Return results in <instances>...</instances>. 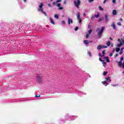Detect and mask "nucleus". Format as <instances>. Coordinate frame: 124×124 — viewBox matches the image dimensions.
I'll return each mask as SVG.
<instances>
[{"label": "nucleus", "mask_w": 124, "mask_h": 124, "mask_svg": "<svg viewBox=\"0 0 124 124\" xmlns=\"http://www.w3.org/2000/svg\"><path fill=\"white\" fill-rule=\"evenodd\" d=\"M124 41H120V44H117V45H116V46H117V47H121V46H123V45H124Z\"/></svg>", "instance_id": "7"}, {"label": "nucleus", "mask_w": 124, "mask_h": 124, "mask_svg": "<svg viewBox=\"0 0 124 124\" xmlns=\"http://www.w3.org/2000/svg\"><path fill=\"white\" fill-rule=\"evenodd\" d=\"M97 31H98V35L99 38H100L101 36H102V33L104 31V27H102L101 29L99 30V28L97 29Z\"/></svg>", "instance_id": "1"}, {"label": "nucleus", "mask_w": 124, "mask_h": 124, "mask_svg": "<svg viewBox=\"0 0 124 124\" xmlns=\"http://www.w3.org/2000/svg\"><path fill=\"white\" fill-rule=\"evenodd\" d=\"M104 60H106V62H110V60H109V57H105Z\"/></svg>", "instance_id": "15"}, {"label": "nucleus", "mask_w": 124, "mask_h": 124, "mask_svg": "<svg viewBox=\"0 0 124 124\" xmlns=\"http://www.w3.org/2000/svg\"><path fill=\"white\" fill-rule=\"evenodd\" d=\"M75 30L76 31H78V27H76V28L75 29Z\"/></svg>", "instance_id": "36"}, {"label": "nucleus", "mask_w": 124, "mask_h": 124, "mask_svg": "<svg viewBox=\"0 0 124 124\" xmlns=\"http://www.w3.org/2000/svg\"><path fill=\"white\" fill-rule=\"evenodd\" d=\"M78 21L79 24H80V26H81L82 20V19H81V17H80V15L79 14H78Z\"/></svg>", "instance_id": "6"}, {"label": "nucleus", "mask_w": 124, "mask_h": 124, "mask_svg": "<svg viewBox=\"0 0 124 124\" xmlns=\"http://www.w3.org/2000/svg\"><path fill=\"white\" fill-rule=\"evenodd\" d=\"M35 97H40V95L38 94V95H36Z\"/></svg>", "instance_id": "35"}, {"label": "nucleus", "mask_w": 124, "mask_h": 124, "mask_svg": "<svg viewBox=\"0 0 124 124\" xmlns=\"http://www.w3.org/2000/svg\"><path fill=\"white\" fill-rule=\"evenodd\" d=\"M43 3L41 2L40 5L39 6V8L38 9V11H41L43 14L46 15V13L43 11Z\"/></svg>", "instance_id": "4"}, {"label": "nucleus", "mask_w": 124, "mask_h": 124, "mask_svg": "<svg viewBox=\"0 0 124 124\" xmlns=\"http://www.w3.org/2000/svg\"><path fill=\"white\" fill-rule=\"evenodd\" d=\"M94 17L95 18H98L99 17V13H98L97 15H95Z\"/></svg>", "instance_id": "20"}, {"label": "nucleus", "mask_w": 124, "mask_h": 124, "mask_svg": "<svg viewBox=\"0 0 124 124\" xmlns=\"http://www.w3.org/2000/svg\"><path fill=\"white\" fill-rule=\"evenodd\" d=\"M120 21H123V18H120Z\"/></svg>", "instance_id": "56"}, {"label": "nucleus", "mask_w": 124, "mask_h": 124, "mask_svg": "<svg viewBox=\"0 0 124 124\" xmlns=\"http://www.w3.org/2000/svg\"><path fill=\"white\" fill-rule=\"evenodd\" d=\"M115 52V48H114L113 50H112V52L114 53Z\"/></svg>", "instance_id": "49"}, {"label": "nucleus", "mask_w": 124, "mask_h": 124, "mask_svg": "<svg viewBox=\"0 0 124 124\" xmlns=\"http://www.w3.org/2000/svg\"><path fill=\"white\" fill-rule=\"evenodd\" d=\"M84 44H85L86 46H88L89 45V41L88 40H84L83 41Z\"/></svg>", "instance_id": "14"}, {"label": "nucleus", "mask_w": 124, "mask_h": 124, "mask_svg": "<svg viewBox=\"0 0 124 124\" xmlns=\"http://www.w3.org/2000/svg\"><path fill=\"white\" fill-rule=\"evenodd\" d=\"M117 25H118V26H122V23H121V22H117Z\"/></svg>", "instance_id": "28"}, {"label": "nucleus", "mask_w": 124, "mask_h": 124, "mask_svg": "<svg viewBox=\"0 0 124 124\" xmlns=\"http://www.w3.org/2000/svg\"><path fill=\"white\" fill-rule=\"evenodd\" d=\"M106 74H107V72H104L103 75L105 76V75H106Z\"/></svg>", "instance_id": "38"}, {"label": "nucleus", "mask_w": 124, "mask_h": 124, "mask_svg": "<svg viewBox=\"0 0 124 124\" xmlns=\"http://www.w3.org/2000/svg\"><path fill=\"white\" fill-rule=\"evenodd\" d=\"M107 82H111V79L110 78V77L106 78V80L103 81L102 83L103 85H104L105 86H108V85H109V83Z\"/></svg>", "instance_id": "3"}, {"label": "nucleus", "mask_w": 124, "mask_h": 124, "mask_svg": "<svg viewBox=\"0 0 124 124\" xmlns=\"http://www.w3.org/2000/svg\"><path fill=\"white\" fill-rule=\"evenodd\" d=\"M118 41H119L120 43H121V39H118Z\"/></svg>", "instance_id": "46"}, {"label": "nucleus", "mask_w": 124, "mask_h": 124, "mask_svg": "<svg viewBox=\"0 0 124 124\" xmlns=\"http://www.w3.org/2000/svg\"><path fill=\"white\" fill-rule=\"evenodd\" d=\"M120 50H121V48L120 47H116V52H120Z\"/></svg>", "instance_id": "19"}, {"label": "nucleus", "mask_w": 124, "mask_h": 124, "mask_svg": "<svg viewBox=\"0 0 124 124\" xmlns=\"http://www.w3.org/2000/svg\"><path fill=\"white\" fill-rule=\"evenodd\" d=\"M109 39H110V40H113V39H112V38H111V37H109Z\"/></svg>", "instance_id": "54"}, {"label": "nucleus", "mask_w": 124, "mask_h": 124, "mask_svg": "<svg viewBox=\"0 0 124 124\" xmlns=\"http://www.w3.org/2000/svg\"><path fill=\"white\" fill-rule=\"evenodd\" d=\"M99 57H103V55H102L101 53L99 54Z\"/></svg>", "instance_id": "43"}, {"label": "nucleus", "mask_w": 124, "mask_h": 124, "mask_svg": "<svg viewBox=\"0 0 124 124\" xmlns=\"http://www.w3.org/2000/svg\"><path fill=\"white\" fill-rule=\"evenodd\" d=\"M115 58H117V57H118V54L116 53L115 55H114Z\"/></svg>", "instance_id": "42"}, {"label": "nucleus", "mask_w": 124, "mask_h": 124, "mask_svg": "<svg viewBox=\"0 0 124 124\" xmlns=\"http://www.w3.org/2000/svg\"><path fill=\"white\" fill-rule=\"evenodd\" d=\"M61 1H62V0H57L56 1V2L58 3H59V2H61Z\"/></svg>", "instance_id": "31"}, {"label": "nucleus", "mask_w": 124, "mask_h": 124, "mask_svg": "<svg viewBox=\"0 0 124 124\" xmlns=\"http://www.w3.org/2000/svg\"><path fill=\"white\" fill-rule=\"evenodd\" d=\"M77 17L78 18V14L77 15Z\"/></svg>", "instance_id": "57"}, {"label": "nucleus", "mask_w": 124, "mask_h": 124, "mask_svg": "<svg viewBox=\"0 0 124 124\" xmlns=\"http://www.w3.org/2000/svg\"><path fill=\"white\" fill-rule=\"evenodd\" d=\"M48 6H49V7H51V4H48Z\"/></svg>", "instance_id": "53"}, {"label": "nucleus", "mask_w": 124, "mask_h": 124, "mask_svg": "<svg viewBox=\"0 0 124 124\" xmlns=\"http://www.w3.org/2000/svg\"><path fill=\"white\" fill-rule=\"evenodd\" d=\"M110 57H112L113 56V54L112 53L109 54Z\"/></svg>", "instance_id": "44"}, {"label": "nucleus", "mask_w": 124, "mask_h": 124, "mask_svg": "<svg viewBox=\"0 0 124 124\" xmlns=\"http://www.w3.org/2000/svg\"><path fill=\"white\" fill-rule=\"evenodd\" d=\"M92 30H89L88 31V33L86 34V38H88V37H89V34H91L92 33Z\"/></svg>", "instance_id": "12"}, {"label": "nucleus", "mask_w": 124, "mask_h": 124, "mask_svg": "<svg viewBox=\"0 0 124 124\" xmlns=\"http://www.w3.org/2000/svg\"><path fill=\"white\" fill-rule=\"evenodd\" d=\"M59 10H62L63 9V8L62 7H59Z\"/></svg>", "instance_id": "29"}, {"label": "nucleus", "mask_w": 124, "mask_h": 124, "mask_svg": "<svg viewBox=\"0 0 124 124\" xmlns=\"http://www.w3.org/2000/svg\"><path fill=\"white\" fill-rule=\"evenodd\" d=\"M93 16H92V19H93Z\"/></svg>", "instance_id": "58"}, {"label": "nucleus", "mask_w": 124, "mask_h": 124, "mask_svg": "<svg viewBox=\"0 0 124 124\" xmlns=\"http://www.w3.org/2000/svg\"><path fill=\"white\" fill-rule=\"evenodd\" d=\"M80 0H78V5H80Z\"/></svg>", "instance_id": "40"}, {"label": "nucleus", "mask_w": 124, "mask_h": 124, "mask_svg": "<svg viewBox=\"0 0 124 124\" xmlns=\"http://www.w3.org/2000/svg\"><path fill=\"white\" fill-rule=\"evenodd\" d=\"M62 24H65V22H64V21H62Z\"/></svg>", "instance_id": "48"}, {"label": "nucleus", "mask_w": 124, "mask_h": 124, "mask_svg": "<svg viewBox=\"0 0 124 124\" xmlns=\"http://www.w3.org/2000/svg\"><path fill=\"white\" fill-rule=\"evenodd\" d=\"M101 49H103V48H107V46H101Z\"/></svg>", "instance_id": "24"}, {"label": "nucleus", "mask_w": 124, "mask_h": 124, "mask_svg": "<svg viewBox=\"0 0 124 124\" xmlns=\"http://www.w3.org/2000/svg\"><path fill=\"white\" fill-rule=\"evenodd\" d=\"M97 50H100V49H101V45H99L98 46H97Z\"/></svg>", "instance_id": "21"}, {"label": "nucleus", "mask_w": 124, "mask_h": 124, "mask_svg": "<svg viewBox=\"0 0 124 124\" xmlns=\"http://www.w3.org/2000/svg\"><path fill=\"white\" fill-rule=\"evenodd\" d=\"M49 20H50V23H51L52 25H55V22L54 21L52 17H50Z\"/></svg>", "instance_id": "13"}, {"label": "nucleus", "mask_w": 124, "mask_h": 124, "mask_svg": "<svg viewBox=\"0 0 124 124\" xmlns=\"http://www.w3.org/2000/svg\"><path fill=\"white\" fill-rule=\"evenodd\" d=\"M53 5H56V2H53Z\"/></svg>", "instance_id": "47"}, {"label": "nucleus", "mask_w": 124, "mask_h": 124, "mask_svg": "<svg viewBox=\"0 0 124 124\" xmlns=\"http://www.w3.org/2000/svg\"><path fill=\"white\" fill-rule=\"evenodd\" d=\"M103 20V18H99L98 20V22H101V21H102Z\"/></svg>", "instance_id": "34"}, {"label": "nucleus", "mask_w": 124, "mask_h": 124, "mask_svg": "<svg viewBox=\"0 0 124 124\" xmlns=\"http://www.w3.org/2000/svg\"><path fill=\"white\" fill-rule=\"evenodd\" d=\"M99 10H100L101 11H102V10H103V8H102V6H99Z\"/></svg>", "instance_id": "23"}, {"label": "nucleus", "mask_w": 124, "mask_h": 124, "mask_svg": "<svg viewBox=\"0 0 124 124\" xmlns=\"http://www.w3.org/2000/svg\"><path fill=\"white\" fill-rule=\"evenodd\" d=\"M83 16H84V17H85V16H86V14L85 13L83 14Z\"/></svg>", "instance_id": "51"}, {"label": "nucleus", "mask_w": 124, "mask_h": 124, "mask_svg": "<svg viewBox=\"0 0 124 124\" xmlns=\"http://www.w3.org/2000/svg\"><path fill=\"white\" fill-rule=\"evenodd\" d=\"M112 14L113 15H117V11L116 10H113L112 11Z\"/></svg>", "instance_id": "16"}, {"label": "nucleus", "mask_w": 124, "mask_h": 124, "mask_svg": "<svg viewBox=\"0 0 124 124\" xmlns=\"http://www.w3.org/2000/svg\"><path fill=\"white\" fill-rule=\"evenodd\" d=\"M124 49V47L122 48L121 51H123Z\"/></svg>", "instance_id": "50"}, {"label": "nucleus", "mask_w": 124, "mask_h": 124, "mask_svg": "<svg viewBox=\"0 0 124 124\" xmlns=\"http://www.w3.org/2000/svg\"><path fill=\"white\" fill-rule=\"evenodd\" d=\"M57 6H58V7H60L61 4L60 3H58L57 5Z\"/></svg>", "instance_id": "32"}, {"label": "nucleus", "mask_w": 124, "mask_h": 124, "mask_svg": "<svg viewBox=\"0 0 124 124\" xmlns=\"http://www.w3.org/2000/svg\"><path fill=\"white\" fill-rule=\"evenodd\" d=\"M54 17L56 18V19H59V15H55Z\"/></svg>", "instance_id": "22"}, {"label": "nucleus", "mask_w": 124, "mask_h": 124, "mask_svg": "<svg viewBox=\"0 0 124 124\" xmlns=\"http://www.w3.org/2000/svg\"><path fill=\"white\" fill-rule=\"evenodd\" d=\"M102 56H103V57L104 56V55H105V51H104V50H103L102 51Z\"/></svg>", "instance_id": "26"}, {"label": "nucleus", "mask_w": 124, "mask_h": 124, "mask_svg": "<svg viewBox=\"0 0 124 124\" xmlns=\"http://www.w3.org/2000/svg\"><path fill=\"white\" fill-rule=\"evenodd\" d=\"M24 2H27V0H23Z\"/></svg>", "instance_id": "52"}, {"label": "nucleus", "mask_w": 124, "mask_h": 124, "mask_svg": "<svg viewBox=\"0 0 124 124\" xmlns=\"http://www.w3.org/2000/svg\"><path fill=\"white\" fill-rule=\"evenodd\" d=\"M102 62H103V66L105 67V65H106V62H104V61Z\"/></svg>", "instance_id": "25"}, {"label": "nucleus", "mask_w": 124, "mask_h": 124, "mask_svg": "<svg viewBox=\"0 0 124 124\" xmlns=\"http://www.w3.org/2000/svg\"><path fill=\"white\" fill-rule=\"evenodd\" d=\"M107 0H104L103 3V4H105L106 3V1H107Z\"/></svg>", "instance_id": "33"}, {"label": "nucleus", "mask_w": 124, "mask_h": 124, "mask_svg": "<svg viewBox=\"0 0 124 124\" xmlns=\"http://www.w3.org/2000/svg\"><path fill=\"white\" fill-rule=\"evenodd\" d=\"M53 1V0H50V1Z\"/></svg>", "instance_id": "59"}, {"label": "nucleus", "mask_w": 124, "mask_h": 124, "mask_svg": "<svg viewBox=\"0 0 124 124\" xmlns=\"http://www.w3.org/2000/svg\"><path fill=\"white\" fill-rule=\"evenodd\" d=\"M116 3V0H112V3Z\"/></svg>", "instance_id": "39"}, {"label": "nucleus", "mask_w": 124, "mask_h": 124, "mask_svg": "<svg viewBox=\"0 0 124 124\" xmlns=\"http://www.w3.org/2000/svg\"><path fill=\"white\" fill-rule=\"evenodd\" d=\"M99 61H100V62H104V60H101V58H99Z\"/></svg>", "instance_id": "37"}, {"label": "nucleus", "mask_w": 124, "mask_h": 124, "mask_svg": "<svg viewBox=\"0 0 124 124\" xmlns=\"http://www.w3.org/2000/svg\"><path fill=\"white\" fill-rule=\"evenodd\" d=\"M105 17L106 18V22H108V21H109V19H108V16H107V15H106L105 16Z\"/></svg>", "instance_id": "18"}, {"label": "nucleus", "mask_w": 124, "mask_h": 124, "mask_svg": "<svg viewBox=\"0 0 124 124\" xmlns=\"http://www.w3.org/2000/svg\"><path fill=\"white\" fill-rule=\"evenodd\" d=\"M123 73L124 74V71H123Z\"/></svg>", "instance_id": "60"}, {"label": "nucleus", "mask_w": 124, "mask_h": 124, "mask_svg": "<svg viewBox=\"0 0 124 124\" xmlns=\"http://www.w3.org/2000/svg\"><path fill=\"white\" fill-rule=\"evenodd\" d=\"M66 3V2L65 1H64V4H65Z\"/></svg>", "instance_id": "55"}, {"label": "nucleus", "mask_w": 124, "mask_h": 124, "mask_svg": "<svg viewBox=\"0 0 124 124\" xmlns=\"http://www.w3.org/2000/svg\"><path fill=\"white\" fill-rule=\"evenodd\" d=\"M124 53V51L122 50H121L120 52H119L120 55H122Z\"/></svg>", "instance_id": "30"}, {"label": "nucleus", "mask_w": 124, "mask_h": 124, "mask_svg": "<svg viewBox=\"0 0 124 124\" xmlns=\"http://www.w3.org/2000/svg\"><path fill=\"white\" fill-rule=\"evenodd\" d=\"M87 54L89 56V57H90L91 58L93 57V55H92V53L90 51H88Z\"/></svg>", "instance_id": "17"}, {"label": "nucleus", "mask_w": 124, "mask_h": 124, "mask_svg": "<svg viewBox=\"0 0 124 124\" xmlns=\"http://www.w3.org/2000/svg\"><path fill=\"white\" fill-rule=\"evenodd\" d=\"M113 87H116V86H118V84H115V85H112Z\"/></svg>", "instance_id": "45"}, {"label": "nucleus", "mask_w": 124, "mask_h": 124, "mask_svg": "<svg viewBox=\"0 0 124 124\" xmlns=\"http://www.w3.org/2000/svg\"><path fill=\"white\" fill-rule=\"evenodd\" d=\"M94 0H88L89 2H92V1H93Z\"/></svg>", "instance_id": "41"}, {"label": "nucleus", "mask_w": 124, "mask_h": 124, "mask_svg": "<svg viewBox=\"0 0 124 124\" xmlns=\"http://www.w3.org/2000/svg\"><path fill=\"white\" fill-rule=\"evenodd\" d=\"M80 93H82L83 94H86L85 93H82L81 92H78V94H80Z\"/></svg>", "instance_id": "27"}, {"label": "nucleus", "mask_w": 124, "mask_h": 124, "mask_svg": "<svg viewBox=\"0 0 124 124\" xmlns=\"http://www.w3.org/2000/svg\"><path fill=\"white\" fill-rule=\"evenodd\" d=\"M37 81L39 83H42L43 82V79H42V77L38 76L37 77Z\"/></svg>", "instance_id": "5"}, {"label": "nucleus", "mask_w": 124, "mask_h": 124, "mask_svg": "<svg viewBox=\"0 0 124 124\" xmlns=\"http://www.w3.org/2000/svg\"><path fill=\"white\" fill-rule=\"evenodd\" d=\"M71 24H73V21H72V19H71L70 18H68V25H70Z\"/></svg>", "instance_id": "10"}, {"label": "nucleus", "mask_w": 124, "mask_h": 124, "mask_svg": "<svg viewBox=\"0 0 124 124\" xmlns=\"http://www.w3.org/2000/svg\"><path fill=\"white\" fill-rule=\"evenodd\" d=\"M74 5L78 8V0H75L74 1Z\"/></svg>", "instance_id": "9"}, {"label": "nucleus", "mask_w": 124, "mask_h": 124, "mask_svg": "<svg viewBox=\"0 0 124 124\" xmlns=\"http://www.w3.org/2000/svg\"><path fill=\"white\" fill-rule=\"evenodd\" d=\"M123 61H124V57L121 58L120 61L118 62V65L120 67H123L124 69V61L123 63Z\"/></svg>", "instance_id": "2"}, {"label": "nucleus", "mask_w": 124, "mask_h": 124, "mask_svg": "<svg viewBox=\"0 0 124 124\" xmlns=\"http://www.w3.org/2000/svg\"><path fill=\"white\" fill-rule=\"evenodd\" d=\"M111 27H112L113 30H117L116 28V24H115V22H113L111 25Z\"/></svg>", "instance_id": "8"}, {"label": "nucleus", "mask_w": 124, "mask_h": 124, "mask_svg": "<svg viewBox=\"0 0 124 124\" xmlns=\"http://www.w3.org/2000/svg\"><path fill=\"white\" fill-rule=\"evenodd\" d=\"M107 46H110V47H113V44H111V42H110V41H108V42H107Z\"/></svg>", "instance_id": "11"}]
</instances>
